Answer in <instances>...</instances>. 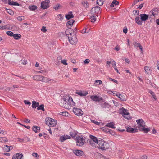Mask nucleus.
<instances>
[{
	"instance_id": "32",
	"label": "nucleus",
	"mask_w": 159,
	"mask_h": 159,
	"mask_svg": "<svg viewBox=\"0 0 159 159\" xmlns=\"http://www.w3.org/2000/svg\"><path fill=\"white\" fill-rule=\"evenodd\" d=\"M37 8V7L34 5L29 6V9L31 11H34Z\"/></svg>"
},
{
	"instance_id": "54",
	"label": "nucleus",
	"mask_w": 159,
	"mask_h": 159,
	"mask_svg": "<svg viewBox=\"0 0 159 159\" xmlns=\"http://www.w3.org/2000/svg\"><path fill=\"white\" fill-rule=\"evenodd\" d=\"M107 78V79H109L110 80L112 81H113V82L116 83V84H118L117 81L115 79H113L111 78H110L109 77H108Z\"/></svg>"
},
{
	"instance_id": "58",
	"label": "nucleus",
	"mask_w": 159,
	"mask_h": 159,
	"mask_svg": "<svg viewBox=\"0 0 159 159\" xmlns=\"http://www.w3.org/2000/svg\"><path fill=\"white\" fill-rule=\"evenodd\" d=\"M41 30L43 32H45L47 31L46 27L44 26L41 29Z\"/></svg>"
},
{
	"instance_id": "6",
	"label": "nucleus",
	"mask_w": 159,
	"mask_h": 159,
	"mask_svg": "<svg viewBox=\"0 0 159 159\" xmlns=\"http://www.w3.org/2000/svg\"><path fill=\"white\" fill-rule=\"evenodd\" d=\"M101 8L98 6H96L92 8L91 10V13L92 15H95L98 16V14L101 12Z\"/></svg>"
},
{
	"instance_id": "13",
	"label": "nucleus",
	"mask_w": 159,
	"mask_h": 159,
	"mask_svg": "<svg viewBox=\"0 0 159 159\" xmlns=\"http://www.w3.org/2000/svg\"><path fill=\"white\" fill-rule=\"evenodd\" d=\"M140 19L142 21H144L147 20L149 17V15L145 14H141L140 15Z\"/></svg>"
},
{
	"instance_id": "20",
	"label": "nucleus",
	"mask_w": 159,
	"mask_h": 159,
	"mask_svg": "<svg viewBox=\"0 0 159 159\" xmlns=\"http://www.w3.org/2000/svg\"><path fill=\"white\" fill-rule=\"evenodd\" d=\"M43 76H40L39 75H36L33 77L34 80H36L41 81L43 80Z\"/></svg>"
},
{
	"instance_id": "26",
	"label": "nucleus",
	"mask_w": 159,
	"mask_h": 159,
	"mask_svg": "<svg viewBox=\"0 0 159 159\" xmlns=\"http://www.w3.org/2000/svg\"><path fill=\"white\" fill-rule=\"evenodd\" d=\"M33 130L35 133H38L40 131V128L39 127L34 126L33 127Z\"/></svg>"
},
{
	"instance_id": "48",
	"label": "nucleus",
	"mask_w": 159,
	"mask_h": 159,
	"mask_svg": "<svg viewBox=\"0 0 159 159\" xmlns=\"http://www.w3.org/2000/svg\"><path fill=\"white\" fill-rule=\"evenodd\" d=\"M148 92L150 93L151 94V95H152V96L153 98L155 99H156V97L155 95V94H154V93L152 92V91H151V90H150Z\"/></svg>"
},
{
	"instance_id": "29",
	"label": "nucleus",
	"mask_w": 159,
	"mask_h": 159,
	"mask_svg": "<svg viewBox=\"0 0 159 159\" xmlns=\"http://www.w3.org/2000/svg\"><path fill=\"white\" fill-rule=\"evenodd\" d=\"M88 143H89L91 146L93 147H96V145L95 144V143L90 139H89L87 141Z\"/></svg>"
},
{
	"instance_id": "16",
	"label": "nucleus",
	"mask_w": 159,
	"mask_h": 159,
	"mask_svg": "<svg viewBox=\"0 0 159 159\" xmlns=\"http://www.w3.org/2000/svg\"><path fill=\"white\" fill-rule=\"evenodd\" d=\"M23 156L22 154L16 153L13 156L12 159H22Z\"/></svg>"
},
{
	"instance_id": "24",
	"label": "nucleus",
	"mask_w": 159,
	"mask_h": 159,
	"mask_svg": "<svg viewBox=\"0 0 159 159\" xmlns=\"http://www.w3.org/2000/svg\"><path fill=\"white\" fill-rule=\"evenodd\" d=\"M32 107L33 108H35L36 107H38V106H39V102H37L33 101H32Z\"/></svg>"
},
{
	"instance_id": "37",
	"label": "nucleus",
	"mask_w": 159,
	"mask_h": 159,
	"mask_svg": "<svg viewBox=\"0 0 159 159\" xmlns=\"http://www.w3.org/2000/svg\"><path fill=\"white\" fill-rule=\"evenodd\" d=\"M81 3L85 8H87L89 7V4L87 1H82Z\"/></svg>"
},
{
	"instance_id": "7",
	"label": "nucleus",
	"mask_w": 159,
	"mask_h": 159,
	"mask_svg": "<svg viewBox=\"0 0 159 159\" xmlns=\"http://www.w3.org/2000/svg\"><path fill=\"white\" fill-rule=\"evenodd\" d=\"M73 111L76 115L78 116H82L83 114V112L80 108L74 107L73 109Z\"/></svg>"
},
{
	"instance_id": "17",
	"label": "nucleus",
	"mask_w": 159,
	"mask_h": 159,
	"mask_svg": "<svg viewBox=\"0 0 159 159\" xmlns=\"http://www.w3.org/2000/svg\"><path fill=\"white\" fill-rule=\"evenodd\" d=\"M127 132L131 133H135L137 132V129L135 128H133L130 127H128L126 128Z\"/></svg>"
},
{
	"instance_id": "44",
	"label": "nucleus",
	"mask_w": 159,
	"mask_h": 159,
	"mask_svg": "<svg viewBox=\"0 0 159 159\" xmlns=\"http://www.w3.org/2000/svg\"><path fill=\"white\" fill-rule=\"evenodd\" d=\"M3 149L6 152H8L10 151V148H9L8 146L7 145H5L3 148Z\"/></svg>"
},
{
	"instance_id": "28",
	"label": "nucleus",
	"mask_w": 159,
	"mask_h": 159,
	"mask_svg": "<svg viewBox=\"0 0 159 159\" xmlns=\"http://www.w3.org/2000/svg\"><path fill=\"white\" fill-rule=\"evenodd\" d=\"M119 3V2L117 1L116 0H113L112 3L111 4L110 6L113 7L114 6H116L118 5Z\"/></svg>"
},
{
	"instance_id": "30",
	"label": "nucleus",
	"mask_w": 159,
	"mask_h": 159,
	"mask_svg": "<svg viewBox=\"0 0 159 159\" xmlns=\"http://www.w3.org/2000/svg\"><path fill=\"white\" fill-rule=\"evenodd\" d=\"M135 21L138 25H142V20H140L139 17H137L135 18Z\"/></svg>"
},
{
	"instance_id": "2",
	"label": "nucleus",
	"mask_w": 159,
	"mask_h": 159,
	"mask_svg": "<svg viewBox=\"0 0 159 159\" xmlns=\"http://www.w3.org/2000/svg\"><path fill=\"white\" fill-rule=\"evenodd\" d=\"M99 144L97 145L98 148L102 150H105L109 148V144L102 139L100 140Z\"/></svg>"
},
{
	"instance_id": "19",
	"label": "nucleus",
	"mask_w": 159,
	"mask_h": 159,
	"mask_svg": "<svg viewBox=\"0 0 159 159\" xmlns=\"http://www.w3.org/2000/svg\"><path fill=\"white\" fill-rule=\"evenodd\" d=\"M8 4L9 5H15L17 6H20V4L18 3L17 2H14L13 1H11V0H8Z\"/></svg>"
},
{
	"instance_id": "60",
	"label": "nucleus",
	"mask_w": 159,
	"mask_h": 159,
	"mask_svg": "<svg viewBox=\"0 0 159 159\" xmlns=\"http://www.w3.org/2000/svg\"><path fill=\"white\" fill-rule=\"evenodd\" d=\"M133 13L134 15H135V14H137L138 15H139V11H137L136 10H134L133 11Z\"/></svg>"
},
{
	"instance_id": "43",
	"label": "nucleus",
	"mask_w": 159,
	"mask_h": 159,
	"mask_svg": "<svg viewBox=\"0 0 159 159\" xmlns=\"http://www.w3.org/2000/svg\"><path fill=\"white\" fill-rule=\"evenodd\" d=\"M63 17L61 15V14H59L57 15V19L59 21H61L63 19Z\"/></svg>"
},
{
	"instance_id": "36",
	"label": "nucleus",
	"mask_w": 159,
	"mask_h": 159,
	"mask_svg": "<svg viewBox=\"0 0 159 159\" xmlns=\"http://www.w3.org/2000/svg\"><path fill=\"white\" fill-rule=\"evenodd\" d=\"M43 80H41V81L45 82H49V81H51V80L47 78L46 77H45L43 76Z\"/></svg>"
},
{
	"instance_id": "8",
	"label": "nucleus",
	"mask_w": 159,
	"mask_h": 159,
	"mask_svg": "<svg viewBox=\"0 0 159 159\" xmlns=\"http://www.w3.org/2000/svg\"><path fill=\"white\" fill-rule=\"evenodd\" d=\"M90 98L92 100L95 102H99L102 100V98L99 97L97 95L90 96Z\"/></svg>"
},
{
	"instance_id": "11",
	"label": "nucleus",
	"mask_w": 159,
	"mask_h": 159,
	"mask_svg": "<svg viewBox=\"0 0 159 159\" xmlns=\"http://www.w3.org/2000/svg\"><path fill=\"white\" fill-rule=\"evenodd\" d=\"M49 3L48 2L42 1L41 3V7L42 9H45L49 7Z\"/></svg>"
},
{
	"instance_id": "35",
	"label": "nucleus",
	"mask_w": 159,
	"mask_h": 159,
	"mask_svg": "<svg viewBox=\"0 0 159 159\" xmlns=\"http://www.w3.org/2000/svg\"><path fill=\"white\" fill-rule=\"evenodd\" d=\"M118 98L122 101H125L126 98L125 96L124 95H122L120 94H118Z\"/></svg>"
},
{
	"instance_id": "25",
	"label": "nucleus",
	"mask_w": 159,
	"mask_h": 159,
	"mask_svg": "<svg viewBox=\"0 0 159 159\" xmlns=\"http://www.w3.org/2000/svg\"><path fill=\"white\" fill-rule=\"evenodd\" d=\"M76 93L80 96H85L88 93H85L82 92L81 91H78L76 92Z\"/></svg>"
},
{
	"instance_id": "40",
	"label": "nucleus",
	"mask_w": 159,
	"mask_h": 159,
	"mask_svg": "<svg viewBox=\"0 0 159 159\" xmlns=\"http://www.w3.org/2000/svg\"><path fill=\"white\" fill-rule=\"evenodd\" d=\"M44 105L43 104H42L39 106H38V107L37 108V109L38 110H42V111H44Z\"/></svg>"
},
{
	"instance_id": "57",
	"label": "nucleus",
	"mask_w": 159,
	"mask_h": 159,
	"mask_svg": "<svg viewBox=\"0 0 159 159\" xmlns=\"http://www.w3.org/2000/svg\"><path fill=\"white\" fill-rule=\"evenodd\" d=\"M24 103L25 104L30 105V104H31V103L30 102H29L28 101L25 100L24 101Z\"/></svg>"
},
{
	"instance_id": "34",
	"label": "nucleus",
	"mask_w": 159,
	"mask_h": 159,
	"mask_svg": "<svg viewBox=\"0 0 159 159\" xmlns=\"http://www.w3.org/2000/svg\"><path fill=\"white\" fill-rule=\"evenodd\" d=\"M144 70L146 73L147 74H150L151 73L150 68L148 66H146L145 67Z\"/></svg>"
},
{
	"instance_id": "47",
	"label": "nucleus",
	"mask_w": 159,
	"mask_h": 159,
	"mask_svg": "<svg viewBox=\"0 0 159 159\" xmlns=\"http://www.w3.org/2000/svg\"><path fill=\"white\" fill-rule=\"evenodd\" d=\"M7 12L11 15H13L14 14L13 11L10 9L7 10Z\"/></svg>"
},
{
	"instance_id": "55",
	"label": "nucleus",
	"mask_w": 159,
	"mask_h": 159,
	"mask_svg": "<svg viewBox=\"0 0 159 159\" xmlns=\"http://www.w3.org/2000/svg\"><path fill=\"white\" fill-rule=\"evenodd\" d=\"M70 136H71L72 137H75L76 136V134L75 133H74L73 132H70Z\"/></svg>"
},
{
	"instance_id": "33",
	"label": "nucleus",
	"mask_w": 159,
	"mask_h": 159,
	"mask_svg": "<svg viewBox=\"0 0 159 159\" xmlns=\"http://www.w3.org/2000/svg\"><path fill=\"white\" fill-rule=\"evenodd\" d=\"M90 31V29L89 28L85 27L81 31V33H88Z\"/></svg>"
},
{
	"instance_id": "21",
	"label": "nucleus",
	"mask_w": 159,
	"mask_h": 159,
	"mask_svg": "<svg viewBox=\"0 0 159 159\" xmlns=\"http://www.w3.org/2000/svg\"><path fill=\"white\" fill-rule=\"evenodd\" d=\"M114 125L115 123L113 122H111L110 123H106L105 125L106 126L113 129L115 128V127Z\"/></svg>"
},
{
	"instance_id": "23",
	"label": "nucleus",
	"mask_w": 159,
	"mask_h": 159,
	"mask_svg": "<svg viewBox=\"0 0 159 159\" xmlns=\"http://www.w3.org/2000/svg\"><path fill=\"white\" fill-rule=\"evenodd\" d=\"M74 17V16L72 14L71 11L69 12L68 14L66 15V18L67 19V20Z\"/></svg>"
},
{
	"instance_id": "53",
	"label": "nucleus",
	"mask_w": 159,
	"mask_h": 159,
	"mask_svg": "<svg viewBox=\"0 0 159 159\" xmlns=\"http://www.w3.org/2000/svg\"><path fill=\"white\" fill-rule=\"evenodd\" d=\"M67 60L65 59L63 60H61V62L64 65H67V63L66 62Z\"/></svg>"
},
{
	"instance_id": "64",
	"label": "nucleus",
	"mask_w": 159,
	"mask_h": 159,
	"mask_svg": "<svg viewBox=\"0 0 159 159\" xmlns=\"http://www.w3.org/2000/svg\"><path fill=\"white\" fill-rule=\"evenodd\" d=\"M105 102H101V107L103 108H104L105 107Z\"/></svg>"
},
{
	"instance_id": "62",
	"label": "nucleus",
	"mask_w": 159,
	"mask_h": 159,
	"mask_svg": "<svg viewBox=\"0 0 159 159\" xmlns=\"http://www.w3.org/2000/svg\"><path fill=\"white\" fill-rule=\"evenodd\" d=\"M90 62V60L89 59H86L84 61V62L85 64H88Z\"/></svg>"
},
{
	"instance_id": "1",
	"label": "nucleus",
	"mask_w": 159,
	"mask_h": 159,
	"mask_svg": "<svg viewBox=\"0 0 159 159\" xmlns=\"http://www.w3.org/2000/svg\"><path fill=\"white\" fill-rule=\"evenodd\" d=\"M60 104L65 108L70 109L72 107L75 105V103L71 97L66 95L63 97Z\"/></svg>"
},
{
	"instance_id": "45",
	"label": "nucleus",
	"mask_w": 159,
	"mask_h": 159,
	"mask_svg": "<svg viewBox=\"0 0 159 159\" xmlns=\"http://www.w3.org/2000/svg\"><path fill=\"white\" fill-rule=\"evenodd\" d=\"M6 34L10 36H13L14 34L12 32L10 31H7L6 32Z\"/></svg>"
},
{
	"instance_id": "50",
	"label": "nucleus",
	"mask_w": 159,
	"mask_h": 159,
	"mask_svg": "<svg viewBox=\"0 0 159 159\" xmlns=\"http://www.w3.org/2000/svg\"><path fill=\"white\" fill-rule=\"evenodd\" d=\"M8 139L7 138H6V137H2V143H4V142H8Z\"/></svg>"
},
{
	"instance_id": "18",
	"label": "nucleus",
	"mask_w": 159,
	"mask_h": 159,
	"mask_svg": "<svg viewBox=\"0 0 159 159\" xmlns=\"http://www.w3.org/2000/svg\"><path fill=\"white\" fill-rule=\"evenodd\" d=\"M70 137L69 136L67 135H64L62 136L61 137H60V141L61 142H63L65 140L67 139H70Z\"/></svg>"
},
{
	"instance_id": "10",
	"label": "nucleus",
	"mask_w": 159,
	"mask_h": 159,
	"mask_svg": "<svg viewBox=\"0 0 159 159\" xmlns=\"http://www.w3.org/2000/svg\"><path fill=\"white\" fill-rule=\"evenodd\" d=\"M65 33L68 38H69L70 36H72L73 33H75L74 31L71 28L67 29L65 31Z\"/></svg>"
},
{
	"instance_id": "31",
	"label": "nucleus",
	"mask_w": 159,
	"mask_h": 159,
	"mask_svg": "<svg viewBox=\"0 0 159 159\" xmlns=\"http://www.w3.org/2000/svg\"><path fill=\"white\" fill-rule=\"evenodd\" d=\"M13 37L16 40H18L21 37V35L20 34H13Z\"/></svg>"
},
{
	"instance_id": "46",
	"label": "nucleus",
	"mask_w": 159,
	"mask_h": 159,
	"mask_svg": "<svg viewBox=\"0 0 159 159\" xmlns=\"http://www.w3.org/2000/svg\"><path fill=\"white\" fill-rule=\"evenodd\" d=\"M134 45L135 46H136L138 47H139V48L141 50V51H142L143 49L142 46L139 43H135Z\"/></svg>"
},
{
	"instance_id": "51",
	"label": "nucleus",
	"mask_w": 159,
	"mask_h": 159,
	"mask_svg": "<svg viewBox=\"0 0 159 159\" xmlns=\"http://www.w3.org/2000/svg\"><path fill=\"white\" fill-rule=\"evenodd\" d=\"M17 19L19 21H22L24 19V17L23 16H18L17 17Z\"/></svg>"
},
{
	"instance_id": "27",
	"label": "nucleus",
	"mask_w": 159,
	"mask_h": 159,
	"mask_svg": "<svg viewBox=\"0 0 159 159\" xmlns=\"http://www.w3.org/2000/svg\"><path fill=\"white\" fill-rule=\"evenodd\" d=\"M141 128H139V130L144 131V133H147L150 131V129L148 128H144V127H142Z\"/></svg>"
},
{
	"instance_id": "22",
	"label": "nucleus",
	"mask_w": 159,
	"mask_h": 159,
	"mask_svg": "<svg viewBox=\"0 0 159 159\" xmlns=\"http://www.w3.org/2000/svg\"><path fill=\"white\" fill-rule=\"evenodd\" d=\"M120 111H122V114L123 116L125 117V116L128 115L129 114V113L128 112V110L123 108H121Z\"/></svg>"
},
{
	"instance_id": "5",
	"label": "nucleus",
	"mask_w": 159,
	"mask_h": 159,
	"mask_svg": "<svg viewBox=\"0 0 159 159\" xmlns=\"http://www.w3.org/2000/svg\"><path fill=\"white\" fill-rule=\"evenodd\" d=\"M69 39L70 43L72 45L75 44L77 42V39L75 33H73L72 36H70Z\"/></svg>"
},
{
	"instance_id": "52",
	"label": "nucleus",
	"mask_w": 159,
	"mask_h": 159,
	"mask_svg": "<svg viewBox=\"0 0 159 159\" xmlns=\"http://www.w3.org/2000/svg\"><path fill=\"white\" fill-rule=\"evenodd\" d=\"M95 82L97 83L98 85H99L102 83V82L100 80H96Z\"/></svg>"
},
{
	"instance_id": "4",
	"label": "nucleus",
	"mask_w": 159,
	"mask_h": 159,
	"mask_svg": "<svg viewBox=\"0 0 159 159\" xmlns=\"http://www.w3.org/2000/svg\"><path fill=\"white\" fill-rule=\"evenodd\" d=\"M45 121L46 124L49 127H54L57 124L56 121L51 118H48V120L46 118Z\"/></svg>"
},
{
	"instance_id": "38",
	"label": "nucleus",
	"mask_w": 159,
	"mask_h": 159,
	"mask_svg": "<svg viewBox=\"0 0 159 159\" xmlns=\"http://www.w3.org/2000/svg\"><path fill=\"white\" fill-rule=\"evenodd\" d=\"M75 21L73 19H71L69 21H68L67 23V25L68 26L69 25L70 26L74 23Z\"/></svg>"
},
{
	"instance_id": "9",
	"label": "nucleus",
	"mask_w": 159,
	"mask_h": 159,
	"mask_svg": "<svg viewBox=\"0 0 159 159\" xmlns=\"http://www.w3.org/2000/svg\"><path fill=\"white\" fill-rule=\"evenodd\" d=\"M136 122L138 125L139 129V128H141V127H143L145 125V123L143 120L141 119L137 120Z\"/></svg>"
},
{
	"instance_id": "59",
	"label": "nucleus",
	"mask_w": 159,
	"mask_h": 159,
	"mask_svg": "<svg viewBox=\"0 0 159 159\" xmlns=\"http://www.w3.org/2000/svg\"><path fill=\"white\" fill-rule=\"evenodd\" d=\"M140 1V0H135L134 2H133V3L132 4V6H134V5H135L137 3V2H139Z\"/></svg>"
},
{
	"instance_id": "42",
	"label": "nucleus",
	"mask_w": 159,
	"mask_h": 159,
	"mask_svg": "<svg viewBox=\"0 0 159 159\" xmlns=\"http://www.w3.org/2000/svg\"><path fill=\"white\" fill-rule=\"evenodd\" d=\"M60 114L65 116H68L69 115L68 113L66 111L61 112Z\"/></svg>"
},
{
	"instance_id": "39",
	"label": "nucleus",
	"mask_w": 159,
	"mask_h": 159,
	"mask_svg": "<svg viewBox=\"0 0 159 159\" xmlns=\"http://www.w3.org/2000/svg\"><path fill=\"white\" fill-rule=\"evenodd\" d=\"M95 15H92V16L91 17L90 19L92 22H94L96 20V18Z\"/></svg>"
},
{
	"instance_id": "56",
	"label": "nucleus",
	"mask_w": 159,
	"mask_h": 159,
	"mask_svg": "<svg viewBox=\"0 0 159 159\" xmlns=\"http://www.w3.org/2000/svg\"><path fill=\"white\" fill-rule=\"evenodd\" d=\"M111 63L112 64L113 67L114 68H116V62L114 60H113L112 62Z\"/></svg>"
},
{
	"instance_id": "49",
	"label": "nucleus",
	"mask_w": 159,
	"mask_h": 159,
	"mask_svg": "<svg viewBox=\"0 0 159 159\" xmlns=\"http://www.w3.org/2000/svg\"><path fill=\"white\" fill-rule=\"evenodd\" d=\"M60 6V5L59 4H57L53 7V8L56 10H57L59 8Z\"/></svg>"
},
{
	"instance_id": "63",
	"label": "nucleus",
	"mask_w": 159,
	"mask_h": 159,
	"mask_svg": "<svg viewBox=\"0 0 159 159\" xmlns=\"http://www.w3.org/2000/svg\"><path fill=\"white\" fill-rule=\"evenodd\" d=\"M21 63L24 65L26 64L27 63V61L26 60H21Z\"/></svg>"
},
{
	"instance_id": "15",
	"label": "nucleus",
	"mask_w": 159,
	"mask_h": 159,
	"mask_svg": "<svg viewBox=\"0 0 159 159\" xmlns=\"http://www.w3.org/2000/svg\"><path fill=\"white\" fill-rule=\"evenodd\" d=\"M73 153L77 156H80L83 154V152L80 150H73Z\"/></svg>"
},
{
	"instance_id": "12",
	"label": "nucleus",
	"mask_w": 159,
	"mask_h": 159,
	"mask_svg": "<svg viewBox=\"0 0 159 159\" xmlns=\"http://www.w3.org/2000/svg\"><path fill=\"white\" fill-rule=\"evenodd\" d=\"M90 139L93 141V142L95 143V144L97 145L99 144V141L100 140H98L97 138L95 136L93 135H91L90 136Z\"/></svg>"
},
{
	"instance_id": "3",
	"label": "nucleus",
	"mask_w": 159,
	"mask_h": 159,
	"mask_svg": "<svg viewBox=\"0 0 159 159\" xmlns=\"http://www.w3.org/2000/svg\"><path fill=\"white\" fill-rule=\"evenodd\" d=\"M76 145L79 146H82L84 145L85 143V141L82 136L77 135L76 138Z\"/></svg>"
},
{
	"instance_id": "14",
	"label": "nucleus",
	"mask_w": 159,
	"mask_h": 159,
	"mask_svg": "<svg viewBox=\"0 0 159 159\" xmlns=\"http://www.w3.org/2000/svg\"><path fill=\"white\" fill-rule=\"evenodd\" d=\"M158 8H154L152 9V11H150V14H151V16H155L158 15Z\"/></svg>"
},
{
	"instance_id": "61",
	"label": "nucleus",
	"mask_w": 159,
	"mask_h": 159,
	"mask_svg": "<svg viewBox=\"0 0 159 159\" xmlns=\"http://www.w3.org/2000/svg\"><path fill=\"white\" fill-rule=\"evenodd\" d=\"M32 155L33 156L37 158L39 157V156L37 153H33Z\"/></svg>"
},
{
	"instance_id": "41",
	"label": "nucleus",
	"mask_w": 159,
	"mask_h": 159,
	"mask_svg": "<svg viewBox=\"0 0 159 159\" xmlns=\"http://www.w3.org/2000/svg\"><path fill=\"white\" fill-rule=\"evenodd\" d=\"M103 0H97V3L99 6L102 5L103 4Z\"/></svg>"
}]
</instances>
